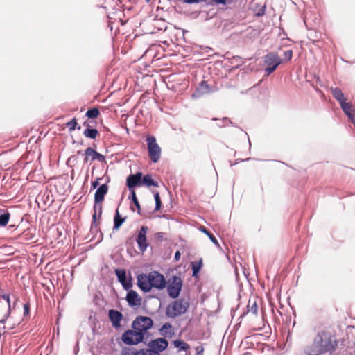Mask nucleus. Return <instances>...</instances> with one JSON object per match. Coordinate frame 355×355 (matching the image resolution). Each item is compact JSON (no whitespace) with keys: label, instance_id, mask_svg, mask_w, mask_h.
Wrapping results in <instances>:
<instances>
[{"label":"nucleus","instance_id":"393cba45","mask_svg":"<svg viewBox=\"0 0 355 355\" xmlns=\"http://www.w3.org/2000/svg\"><path fill=\"white\" fill-rule=\"evenodd\" d=\"M125 222V218L120 216L118 209L114 218V230H118Z\"/></svg>","mask_w":355,"mask_h":355},{"label":"nucleus","instance_id":"4c0bfd02","mask_svg":"<svg viewBox=\"0 0 355 355\" xmlns=\"http://www.w3.org/2000/svg\"><path fill=\"white\" fill-rule=\"evenodd\" d=\"M265 12H266V6H261L259 8V9L258 10V11L255 13V15L257 17H261V16L264 15Z\"/></svg>","mask_w":355,"mask_h":355},{"label":"nucleus","instance_id":"c85d7f7f","mask_svg":"<svg viewBox=\"0 0 355 355\" xmlns=\"http://www.w3.org/2000/svg\"><path fill=\"white\" fill-rule=\"evenodd\" d=\"M99 110L98 108L94 107L89 109L86 112V116L89 119H95L99 115Z\"/></svg>","mask_w":355,"mask_h":355},{"label":"nucleus","instance_id":"49530a36","mask_svg":"<svg viewBox=\"0 0 355 355\" xmlns=\"http://www.w3.org/2000/svg\"><path fill=\"white\" fill-rule=\"evenodd\" d=\"M200 230H201L202 232L205 233L207 236H208L209 234H211V233H210V232H209V231H208V230H207L205 227H202V228L200 229Z\"/></svg>","mask_w":355,"mask_h":355},{"label":"nucleus","instance_id":"c756f323","mask_svg":"<svg viewBox=\"0 0 355 355\" xmlns=\"http://www.w3.org/2000/svg\"><path fill=\"white\" fill-rule=\"evenodd\" d=\"M202 266V262H193L192 263V272L193 277H198L200 270Z\"/></svg>","mask_w":355,"mask_h":355},{"label":"nucleus","instance_id":"f3484780","mask_svg":"<svg viewBox=\"0 0 355 355\" xmlns=\"http://www.w3.org/2000/svg\"><path fill=\"white\" fill-rule=\"evenodd\" d=\"M107 191L108 187L106 184H103L99 186L94 194V202H101L104 200V197Z\"/></svg>","mask_w":355,"mask_h":355},{"label":"nucleus","instance_id":"37998d69","mask_svg":"<svg viewBox=\"0 0 355 355\" xmlns=\"http://www.w3.org/2000/svg\"><path fill=\"white\" fill-rule=\"evenodd\" d=\"M215 4H225L227 0H211Z\"/></svg>","mask_w":355,"mask_h":355},{"label":"nucleus","instance_id":"7ed1b4c3","mask_svg":"<svg viewBox=\"0 0 355 355\" xmlns=\"http://www.w3.org/2000/svg\"><path fill=\"white\" fill-rule=\"evenodd\" d=\"M147 148L148 156L150 160L156 163L161 157V148L157 143L156 138L154 136L148 135L146 137Z\"/></svg>","mask_w":355,"mask_h":355},{"label":"nucleus","instance_id":"0eeeda50","mask_svg":"<svg viewBox=\"0 0 355 355\" xmlns=\"http://www.w3.org/2000/svg\"><path fill=\"white\" fill-rule=\"evenodd\" d=\"M182 287V281L181 278L178 276H173L167 288L168 295L173 299L177 298L180 295Z\"/></svg>","mask_w":355,"mask_h":355},{"label":"nucleus","instance_id":"a18cd8bd","mask_svg":"<svg viewBox=\"0 0 355 355\" xmlns=\"http://www.w3.org/2000/svg\"><path fill=\"white\" fill-rule=\"evenodd\" d=\"M156 237L157 239L159 240H162L163 239V237H164V233L162 232H157L156 234H155Z\"/></svg>","mask_w":355,"mask_h":355},{"label":"nucleus","instance_id":"cd10ccee","mask_svg":"<svg viewBox=\"0 0 355 355\" xmlns=\"http://www.w3.org/2000/svg\"><path fill=\"white\" fill-rule=\"evenodd\" d=\"M173 345L175 347L180 348V350L185 351L189 348V345L182 340H174Z\"/></svg>","mask_w":355,"mask_h":355},{"label":"nucleus","instance_id":"f8f14e48","mask_svg":"<svg viewBox=\"0 0 355 355\" xmlns=\"http://www.w3.org/2000/svg\"><path fill=\"white\" fill-rule=\"evenodd\" d=\"M115 274L117 277L118 281L121 284L125 290H129L132 287V284L131 277H130L128 279L125 270L116 269Z\"/></svg>","mask_w":355,"mask_h":355},{"label":"nucleus","instance_id":"603ef678","mask_svg":"<svg viewBox=\"0 0 355 355\" xmlns=\"http://www.w3.org/2000/svg\"><path fill=\"white\" fill-rule=\"evenodd\" d=\"M81 153V151L80 150H78V154H80Z\"/></svg>","mask_w":355,"mask_h":355},{"label":"nucleus","instance_id":"423d86ee","mask_svg":"<svg viewBox=\"0 0 355 355\" xmlns=\"http://www.w3.org/2000/svg\"><path fill=\"white\" fill-rule=\"evenodd\" d=\"M168 345L166 338H159L149 342L148 347L151 351V355H160L159 353L165 350Z\"/></svg>","mask_w":355,"mask_h":355},{"label":"nucleus","instance_id":"bb28decb","mask_svg":"<svg viewBox=\"0 0 355 355\" xmlns=\"http://www.w3.org/2000/svg\"><path fill=\"white\" fill-rule=\"evenodd\" d=\"M129 199H130L132 201L133 204L135 205V207L137 209V213L139 214H140L141 207H140L139 202V201L137 200V196H136V193H135L134 189L131 190L130 195L129 196Z\"/></svg>","mask_w":355,"mask_h":355},{"label":"nucleus","instance_id":"f704fd0d","mask_svg":"<svg viewBox=\"0 0 355 355\" xmlns=\"http://www.w3.org/2000/svg\"><path fill=\"white\" fill-rule=\"evenodd\" d=\"M258 311V306L256 302H254L252 305L248 304V311L251 312L252 314H257Z\"/></svg>","mask_w":355,"mask_h":355},{"label":"nucleus","instance_id":"c9c22d12","mask_svg":"<svg viewBox=\"0 0 355 355\" xmlns=\"http://www.w3.org/2000/svg\"><path fill=\"white\" fill-rule=\"evenodd\" d=\"M279 66V63H276L275 64L268 66L266 69V73L267 76H269L270 73H272Z\"/></svg>","mask_w":355,"mask_h":355},{"label":"nucleus","instance_id":"79ce46f5","mask_svg":"<svg viewBox=\"0 0 355 355\" xmlns=\"http://www.w3.org/2000/svg\"><path fill=\"white\" fill-rule=\"evenodd\" d=\"M97 218H98V214H96V213L94 212V214L92 215V219H93L92 225H94L95 226H97V223H96Z\"/></svg>","mask_w":355,"mask_h":355},{"label":"nucleus","instance_id":"3c124183","mask_svg":"<svg viewBox=\"0 0 355 355\" xmlns=\"http://www.w3.org/2000/svg\"><path fill=\"white\" fill-rule=\"evenodd\" d=\"M298 355H308V352L304 354L299 353Z\"/></svg>","mask_w":355,"mask_h":355},{"label":"nucleus","instance_id":"7c9ffc66","mask_svg":"<svg viewBox=\"0 0 355 355\" xmlns=\"http://www.w3.org/2000/svg\"><path fill=\"white\" fill-rule=\"evenodd\" d=\"M67 126L69 128L70 132L74 130L76 128H77L78 130L80 129V126H77L76 118H73L69 122H68L67 123Z\"/></svg>","mask_w":355,"mask_h":355},{"label":"nucleus","instance_id":"8fccbe9b","mask_svg":"<svg viewBox=\"0 0 355 355\" xmlns=\"http://www.w3.org/2000/svg\"><path fill=\"white\" fill-rule=\"evenodd\" d=\"M75 159L74 156H71L69 158L68 162H71L72 159Z\"/></svg>","mask_w":355,"mask_h":355},{"label":"nucleus","instance_id":"e433bc0d","mask_svg":"<svg viewBox=\"0 0 355 355\" xmlns=\"http://www.w3.org/2000/svg\"><path fill=\"white\" fill-rule=\"evenodd\" d=\"M231 121L229 119L225 117L223 119L220 120L219 123H218V125L220 128L225 127L229 123H230Z\"/></svg>","mask_w":355,"mask_h":355},{"label":"nucleus","instance_id":"412c9836","mask_svg":"<svg viewBox=\"0 0 355 355\" xmlns=\"http://www.w3.org/2000/svg\"><path fill=\"white\" fill-rule=\"evenodd\" d=\"M10 213L3 209H0V226L5 227L10 219Z\"/></svg>","mask_w":355,"mask_h":355},{"label":"nucleus","instance_id":"39448f33","mask_svg":"<svg viewBox=\"0 0 355 355\" xmlns=\"http://www.w3.org/2000/svg\"><path fill=\"white\" fill-rule=\"evenodd\" d=\"M121 340L126 345H137L143 341L144 335L137 330L128 329L123 334Z\"/></svg>","mask_w":355,"mask_h":355},{"label":"nucleus","instance_id":"4468645a","mask_svg":"<svg viewBox=\"0 0 355 355\" xmlns=\"http://www.w3.org/2000/svg\"><path fill=\"white\" fill-rule=\"evenodd\" d=\"M137 285L144 292H148L151 290V284L148 274H139L137 276Z\"/></svg>","mask_w":355,"mask_h":355},{"label":"nucleus","instance_id":"5701e85b","mask_svg":"<svg viewBox=\"0 0 355 355\" xmlns=\"http://www.w3.org/2000/svg\"><path fill=\"white\" fill-rule=\"evenodd\" d=\"M141 180H142V185H145L147 187L153 186V187H157L159 186L158 182L155 181L154 180H153L151 175L149 174L145 175L143 177V178H141Z\"/></svg>","mask_w":355,"mask_h":355},{"label":"nucleus","instance_id":"20e7f679","mask_svg":"<svg viewBox=\"0 0 355 355\" xmlns=\"http://www.w3.org/2000/svg\"><path fill=\"white\" fill-rule=\"evenodd\" d=\"M153 324V320L148 316H137L132 323V328L144 336V333Z\"/></svg>","mask_w":355,"mask_h":355},{"label":"nucleus","instance_id":"a19ab883","mask_svg":"<svg viewBox=\"0 0 355 355\" xmlns=\"http://www.w3.org/2000/svg\"><path fill=\"white\" fill-rule=\"evenodd\" d=\"M183 1L187 3H194L202 2L203 0H183Z\"/></svg>","mask_w":355,"mask_h":355},{"label":"nucleus","instance_id":"f257e3e1","mask_svg":"<svg viewBox=\"0 0 355 355\" xmlns=\"http://www.w3.org/2000/svg\"><path fill=\"white\" fill-rule=\"evenodd\" d=\"M338 341L327 331H319L308 349V355H331L336 350Z\"/></svg>","mask_w":355,"mask_h":355},{"label":"nucleus","instance_id":"f03ea898","mask_svg":"<svg viewBox=\"0 0 355 355\" xmlns=\"http://www.w3.org/2000/svg\"><path fill=\"white\" fill-rule=\"evenodd\" d=\"M188 306L189 304L182 300H175L166 307V314L170 318H175L184 314L187 311Z\"/></svg>","mask_w":355,"mask_h":355},{"label":"nucleus","instance_id":"ddd939ff","mask_svg":"<svg viewBox=\"0 0 355 355\" xmlns=\"http://www.w3.org/2000/svg\"><path fill=\"white\" fill-rule=\"evenodd\" d=\"M142 173L137 172L135 174L130 175L126 179V185L128 189L131 191L135 187H140L142 185L141 180Z\"/></svg>","mask_w":355,"mask_h":355},{"label":"nucleus","instance_id":"9b49d317","mask_svg":"<svg viewBox=\"0 0 355 355\" xmlns=\"http://www.w3.org/2000/svg\"><path fill=\"white\" fill-rule=\"evenodd\" d=\"M214 92L213 87L207 83V81L202 80L196 87L195 92L192 94L193 98H200L205 94H208Z\"/></svg>","mask_w":355,"mask_h":355},{"label":"nucleus","instance_id":"b1692460","mask_svg":"<svg viewBox=\"0 0 355 355\" xmlns=\"http://www.w3.org/2000/svg\"><path fill=\"white\" fill-rule=\"evenodd\" d=\"M331 94L333 96L339 101V103H340L342 101H345V98L344 97V94L340 89L338 87L331 88Z\"/></svg>","mask_w":355,"mask_h":355},{"label":"nucleus","instance_id":"2eb2a0df","mask_svg":"<svg viewBox=\"0 0 355 355\" xmlns=\"http://www.w3.org/2000/svg\"><path fill=\"white\" fill-rule=\"evenodd\" d=\"M126 300L130 306L135 307L141 305V298L139 296L136 291L130 290L128 291Z\"/></svg>","mask_w":355,"mask_h":355},{"label":"nucleus","instance_id":"09e8293b","mask_svg":"<svg viewBox=\"0 0 355 355\" xmlns=\"http://www.w3.org/2000/svg\"><path fill=\"white\" fill-rule=\"evenodd\" d=\"M24 309H25V311H28V306L27 304L24 305Z\"/></svg>","mask_w":355,"mask_h":355},{"label":"nucleus","instance_id":"473e14b6","mask_svg":"<svg viewBox=\"0 0 355 355\" xmlns=\"http://www.w3.org/2000/svg\"><path fill=\"white\" fill-rule=\"evenodd\" d=\"M155 200V211L159 210L162 205L161 199L159 197V194L158 192H156L154 195Z\"/></svg>","mask_w":355,"mask_h":355},{"label":"nucleus","instance_id":"72a5a7b5","mask_svg":"<svg viewBox=\"0 0 355 355\" xmlns=\"http://www.w3.org/2000/svg\"><path fill=\"white\" fill-rule=\"evenodd\" d=\"M0 297L5 300L4 303H1L0 302V304L1 305H8L9 308H10V295L8 294H3L2 295H0Z\"/></svg>","mask_w":355,"mask_h":355},{"label":"nucleus","instance_id":"a211bd4d","mask_svg":"<svg viewBox=\"0 0 355 355\" xmlns=\"http://www.w3.org/2000/svg\"><path fill=\"white\" fill-rule=\"evenodd\" d=\"M264 62L268 66L273 65L276 63H279V65L282 62V59L278 56L277 53L271 52L265 55Z\"/></svg>","mask_w":355,"mask_h":355},{"label":"nucleus","instance_id":"de8ad7c7","mask_svg":"<svg viewBox=\"0 0 355 355\" xmlns=\"http://www.w3.org/2000/svg\"><path fill=\"white\" fill-rule=\"evenodd\" d=\"M180 257V252H179V251H177V252H175V259L176 261H178V260H179Z\"/></svg>","mask_w":355,"mask_h":355},{"label":"nucleus","instance_id":"4be33fe9","mask_svg":"<svg viewBox=\"0 0 355 355\" xmlns=\"http://www.w3.org/2000/svg\"><path fill=\"white\" fill-rule=\"evenodd\" d=\"M340 105L345 114L354 122V117L351 112V105L345 101H342Z\"/></svg>","mask_w":355,"mask_h":355},{"label":"nucleus","instance_id":"ea45409f","mask_svg":"<svg viewBox=\"0 0 355 355\" xmlns=\"http://www.w3.org/2000/svg\"><path fill=\"white\" fill-rule=\"evenodd\" d=\"M210 240L217 246H219V243L216 239V238L211 233L208 235Z\"/></svg>","mask_w":355,"mask_h":355},{"label":"nucleus","instance_id":"9d476101","mask_svg":"<svg viewBox=\"0 0 355 355\" xmlns=\"http://www.w3.org/2000/svg\"><path fill=\"white\" fill-rule=\"evenodd\" d=\"M84 163H87L91 158V161L98 160L100 162H105V157L104 155L100 154L91 147H88L85 149L84 154Z\"/></svg>","mask_w":355,"mask_h":355},{"label":"nucleus","instance_id":"6ab92c4d","mask_svg":"<svg viewBox=\"0 0 355 355\" xmlns=\"http://www.w3.org/2000/svg\"><path fill=\"white\" fill-rule=\"evenodd\" d=\"M10 313V308L8 305H1L0 304V323L4 324Z\"/></svg>","mask_w":355,"mask_h":355},{"label":"nucleus","instance_id":"6e6552de","mask_svg":"<svg viewBox=\"0 0 355 355\" xmlns=\"http://www.w3.org/2000/svg\"><path fill=\"white\" fill-rule=\"evenodd\" d=\"M148 230V227L147 226H141L136 237V242L137 243L138 248L142 253L146 250L149 245L146 237Z\"/></svg>","mask_w":355,"mask_h":355},{"label":"nucleus","instance_id":"dca6fc26","mask_svg":"<svg viewBox=\"0 0 355 355\" xmlns=\"http://www.w3.org/2000/svg\"><path fill=\"white\" fill-rule=\"evenodd\" d=\"M108 315L112 326L115 328L120 327L121 321L123 318L122 313L119 311L111 309L109 311Z\"/></svg>","mask_w":355,"mask_h":355},{"label":"nucleus","instance_id":"2f4dec72","mask_svg":"<svg viewBox=\"0 0 355 355\" xmlns=\"http://www.w3.org/2000/svg\"><path fill=\"white\" fill-rule=\"evenodd\" d=\"M94 212L98 214V218H101L102 214V205L101 202H94Z\"/></svg>","mask_w":355,"mask_h":355},{"label":"nucleus","instance_id":"58836bf2","mask_svg":"<svg viewBox=\"0 0 355 355\" xmlns=\"http://www.w3.org/2000/svg\"><path fill=\"white\" fill-rule=\"evenodd\" d=\"M293 55V51L291 50H288L284 52V60H291Z\"/></svg>","mask_w":355,"mask_h":355},{"label":"nucleus","instance_id":"c03bdc74","mask_svg":"<svg viewBox=\"0 0 355 355\" xmlns=\"http://www.w3.org/2000/svg\"><path fill=\"white\" fill-rule=\"evenodd\" d=\"M99 180L100 178H98L96 180L92 182V186L94 189L96 188L99 185Z\"/></svg>","mask_w":355,"mask_h":355},{"label":"nucleus","instance_id":"a878e982","mask_svg":"<svg viewBox=\"0 0 355 355\" xmlns=\"http://www.w3.org/2000/svg\"><path fill=\"white\" fill-rule=\"evenodd\" d=\"M83 135L88 138L95 139L98 135V132L95 128H87L84 130Z\"/></svg>","mask_w":355,"mask_h":355},{"label":"nucleus","instance_id":"1a4fd4ad","mask_svg":"<svg viewBox=\"0 0 355 355\" xmlns=\"http://www.w3.org/2000/svg\"><path fill=\"white\" fill-rule=\"evenodd\" d=\"M152 288L163 289L166 287V279L162 274L157 271H152L148 273Z\"/></svg>","mask_w":355,"mask_h":355},{"label":"nucleus","instance_id":"aec40b11","mask_svg":"<svg viewBox=\"0 0 355 355\" xmlns=\"http://www.w3.org/2000/svg\"><path fill=\"white\" fill-rule=\"evenodd\" d=\"M159 331L160 334L165 337L171 338L174 335V331L172 329V325L168 322L164 324Z\"/></svg>","mask_w":355,"mask_h":355}]
</instances>
